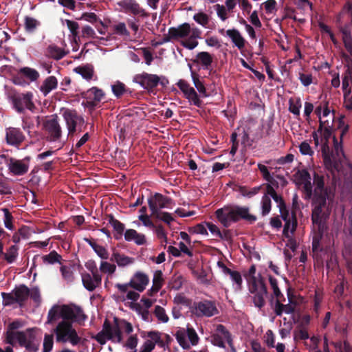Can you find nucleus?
<instances>
[{
	"mask_svg": "<svg viewBox=\"0 0 352 352\" xmlns=\"http://www.w3.org/2000/svg\"><path fill=\"white\" fill-rule=\"evenodd\" d=\"M313 198H333L336 186V176L331 173L321 175L314 172L313 176Z\"/></svg>",
	"mask_w": 352,
	"mask_h": 352,
	"instance_id": "nucleus-4",
	"label": "nucleus"
},
{
	"mask_svg": "<svg viewBox=\"0 0 352 352\" xmlns=\"http://www.w3.org/2000/svg\"><path fill=\"white\" fill-rule=\"evenodd\" d=\"M192 312L198 317H212L219 313L215 302L208 300L195 302Z\"/></svg>",
	"mask_w": 352,
	"mask_h": 352,
	"instance_id": "nucleus-14",
	"label": "nucleus"
},
{
	"mask_svg": "<svg viewBox=\"0 0 352 352\" xmlns=\"http://www.w3.org/2000/svg\"><path fill=\"white\" fill-rule=\"evenodd\" d=\"M68 131L67 139L73 140L77 133L82 131V126L85 124L84 118L74 109H66L63 113Z\"/></svg>",
	"mask_w": 352,
	"mask_h": 352,
	"instance_id": "nucleus-6",
	"label": "nucleus"
},
{
	"mask_svg": "<svg viewBox=\"0 0 352 352\" xmlns=\"http://www.w3.org/2000/svg\"><path fill=\"white\" fill-rule=\"evenodd\" d=\"M258 168L260 170V172L262 173V175L265 180H266L268 182V184H270L273 187L278 186V182L270 175L268 168L267 166H265L263 164H258Z\"/></svg>",
	"mask_w": 352,
	"mask_h": 352,
	"instance_id": "nucleus-42",
	"label": "nucleus"
},
{
	"mask_svg": "<svg viewBox=\"0 0 352 352\" xmlns=\"http://www.w3.org/2000/svg\"><path fill=\"white\" fill-rule=\"evenodd\" d=\"M298 180V184L302 186L305 194V198H311L313 195V186L311 182V175L306 169L298 170L294 175Z\"/></svg>",
	"mask_w": 352,
	"mask_h": 352,
	"instance_id": "nucleus-20",
	"label": "nucleus"
},
{
	"mask_svg": "<svg viewBox=\"0 0 352 352\" xmlns=\"http://www.w3.org/2000/svg\"><path fill=\"white\" fill-rule=\"evenodd\" d=\"M322 238V233L319 232L315 234L312 240V252L314 256L319 252H322L323 248L320 246V241Z\"/></svg>",
	"mask_w": 352,
	"mask_h": 352,
	"instance_id": "nucleus-49",
	"label": "nucleus"
},
{
	"mask_svg": "<svg viewBox=\"0 0 352 352\" xmlns=\"http://www.w3.org/2000/svg\"><path fill=\"white\" fill-rule=\"evenodd\" d=\"M113 32L115 34L124 36H129L130 32L126 28V25L123 22H120L113 27Z\"/></svg>",
	"mask_w": 352,
	"mask_h": 352,
	"instance_id": "nucleus-51",
	"label": "nucleus"
},
{
	"mask_svg": "<svg viewBox=\"0 0 352 352\" xmlns=\"http://www.w3.org/2000/svg\"><path fill=\"white\" fill-rule=\"evenodd\" d=\"M61 306L55 305L48 311L46 324H52L56 322L60 316Z\"/></svg>",
	"mask_w": 352,
	"mask_h": 352,
	"instance_id": "nucleus-40",
	"label": "nucleus"
},
{
	"mask_svg": "<svg viewBox=\"0 0 352 352\" xmlns=\"http://www.w3.org/2000/svg\"><path fill=\"white\" fill-rule=\"evenodd\" d=\"M82 282L83 286L89 292L101 285L102 277L100 274L91 275L89 273L82 274Z\"/></svg>",
	"mask_w": 352,
	"mask_h": 352,
	"instance_id": "nucleus-24",
	"label": "nucleus"
},
{
	"mask_svg": "<svg viewBox=\"0 0 352 352\" xmlns=\"http://www.w3.org/2000/svg\"><path fill=\"white\" fill-rule=\"evenodd\" d=\"M188 232L190 234H201L204 235L208 234L206 228L204 223H198L193 227H190L188 228Z\"/></svg>",
	"mask_w": 352,
	"mask_h": 352,
	"instance_id": "nucleus-60",
	"label": "nucleus"
},
{
	"mask_svg": "<svg viewBox=\"0 0 352 352\" xmlns=\"http://www.w3.org/2000/svg\"><path fill=\"white\" fill-rule=\"evenodd\" d=\"M30 160V157H25L22 160L10 157L6 160V164L10 172L14 175L22 176L28 171Z\"/></svg>",
	"mask_w": 352,
	"mask_h": 352,
	"instance_id": "nucleus-18",
	"label": "nucleus"
},
{
	"mask_svg": "<svg viewBox=\"0 0 352 352\" xmlns=\"http://www.w3.org/2000/svg\"><path fill=\"white\" fill-rule=\"evenodd\" d=\"M120 318L114 317L113 324L110 323V332L112 335V341L117 343H121L123 340L122 327L120 325Z\"/></svg>",
	"mask_w": 352,
	"mask_h": 352,
	"instance_id": "nucleus-30",
	"label": "nucleus"
},
{
	"mask_svg": "<svg viewBox=\"0 0 352 352\" xmlns=\"http://www.w3.org/2000/svg\"><path fill=\"white\" fill-rule=\"evenodd\" d=\"M314 208L312 211L311 220L314 224H321V219L327 218L330 214L329 206L327 204V199H313ZM330 203L329 202L328 205Z\"/></svg>",
	"mask_w": 352,
	"mask_h": 352,
	"instance_id": "nucleus-17",
	"label": "nucleus"
},
{
	"mask_svg": "<svg viewBox=\"0 0 352 352\" xmlns=\"http://www.w3.org/2000/svg\"><path fill=\"white\" fill-rule=\"evenodd\" d=\"M163 273L161 270L155 272L153 278V285L161 289L164 285Z\"/></svg>",
	"mask_w": 352,
	"mask_h": 352,
	"instance_id": "nucleus-54",
	"label": "nucleus"
},
{
	"mask_svg": "<svg viewBox=\"0 0 352 352\" xmlns=\"http://www.w3.org/2000/svg\"><path fill=\"white\" fill-rule=\"evenodd\" d=\"M301 106L302 103L300 98H296L295 100L293 98L289 100V111L296 116H300Z\"/></svg>",
	"mask_w": 352,
	"mask_h": 352,
	"instance_id": "nucleus-46",
	"label": "nucleus"
},
{
	"mask_svg": "<svg viewBox=\"0 0 352 352\" xmlns=\"http://www.w3.org/2000/svg\"><path fill=\"white\" fill-rule=\"evenodd\" d=\"M118 5L122 8L126 12H131L134 15L140 14L141 16L147 17L148 14L145 10L140 6V4L135 0H122Z\"/></svg>",
	"mask_w": 352,
	"mask_h": 352,
	"instance_id": "nucleus-22",
	"label": "nucleus"
},
{
	"mask_svg": "<svg viewBox=\"0 0 352 352\" xmlns=\"http://www.w3.org/2000/svg\"><path fill=\"white\" fill-rule=\"evenodd\" d=\"M193 19L203 27H206L209 22V16L204 12H199L193 16Z\"/></svg>",
	"mask_w": 352,
	"mask_h": 352,
	"instance_id": "nucleus-53",
	"label": "nucleus"
},
{
	"mask_svg": "<svg viewBox=\"0 0 352 352\" xmlns=\"http://www.w3.org/2000/svg\"><path fill=\"white\" fill-rule=\"evenodd\" d=\"M234 190H238L242 196L252 197L261 192L262 194L261 198H282L277 195L274 188L268 184H263L250 190L235 185Z\"/></svg>",
	"mask_w": 352,
	"mask_h": 352,
	"instance_id": "nucleus-8",
	"label": "nucleus"
},
{
	"mask_svg": "<svg viewBox=\"0 0 352 352\" xmlns=\"http://www.w3.org/2000/svg\"><path fill=\"white\" fill-rule=\"evenodd\" d=\"M211 343L219 348H226L225 341L232 347V337L230 331L223 324H218L215 332L210 336Z\"/></svg>",
	"mask_w": 352,
	"mask_h": 352,
	"instance_id": "nucleus-15",
	"label": "nucleus"
},
{
	"mask_svg": "<svg viewBox=\"0 0 352 352\" xmlns=\"http://www.w3.org/2000/svg\"><path fill=\"white\" fill-rule=\"evenodd\" d=\"M32 99V94L30 92L13 96L12 103L14 109L19 113H23L25 108L31 111L33 110L35 107Z\"/></svg>",
	"mask_w": 352,
	"mask_h": 352,
	"instance_id": "nucleus-19",
	"label": "nucleus"
},
{
	"mask_svg": "<svg viewBox=\"0 0 352 352\" xmlns=\"http://www.w3.org/2000/svg\"><path fill=\"white\" fill-rule=\"evenodd\" d=\"M338 129H341V133L340 135V141L338 142L336 136L333 137L334 151L337 156H339L340 154H343L342 149V139L345 134L349 131V126L348 124L345 125L344 122L343 120V117L339 118L338 121Z\"/></svg>",
	"mask_w": 352,
	"mask_h": 352,
	"instance_id": "nucleus-25",
	"label": "nucleus"
},
{
	"mask_svg": "<svg viewBox=\"0 0 352 352\" xmlns=\"http://www.w3.org/2000/svg\"><path fill=\"white\" fill-rule=\"evenodd\" d=\"M248 290L252 295V299L254 306L259 309L264 307L266 304L265 297L267 294V289L264 280H256L254 278H252Z\"/></svg>",
	"mask_w": 352,
	"mask_h": 352,
	"instance_id": "nucleus-7",
	"label": "nucleus"
},
{
	"mask_svg": "<svg viewBox=\"0 0 352 352\" xmlns=\"http://www.w3.org/2000/svg\"><path fill=\"white\" fill-rule=\"evenodd\" d=\"M18 246L13 245L4 253L3 256L8 263H12L16 261L18 256Z\"/></svg>",
	"mask_w": 352,
	"mask_h": 352,
	"instance_id": "nucleus-45",
	"label": "nucleus"
},
{
	"mask_svg": "<svg viewBox=\"0 0 352 352\" xmlns=\"http://www.w3.org/2000/svg\"><path fill=\"white\" fill-rule=\"evenodd\" d=\"M58 86L57 78L54 76L47 77L43 82L42 85L40 87L41 91L46 96L52 90L56 89Z\"/></svg>",
	"mask_w": 352,
	"mask_h": 352,
	"instance_id": "nucleus-33",
	"label": "nucleus"
},
{
	"mask_svg": "<svg viewBox=\"0 0 352 352\" xmlns=\"http://www.w3.org/2000/svg\"><path fill=\"white\" fill-rule=\"evenodd\" d=\"M82 98L86 100V102L82 104L90 109H95L98 104L104 99L105 93L104 91L97 87H92L85 91L80 94Z\"/></svg>",
	"mask_w": 352,
	"mask_h": 352,
	"instance_id": "nucleus-16",
	"label": "nucleus"
},
{
	"mask_svg": "<svg viewBox=\"0 0 352 352\" xmlns=\"http://www.w3.org/2000/svg\"><path fill=\"white\" fill-rule=\"evenodd\" d=\"M155 349V342L151 338L146 340L142 346L139 352H151Z\"/></svg>",
	"mask_w": 352,
	"mask_h": 352,
	"instance_id": "nucleus-64",
	"label": "nucleus"
},
{
	"mask_svg": "<svg viewBox=\"0 0 352 352\" xmlns=\"http://www.w3.org/2000/svg\"><path fill=\"white\" fill-rule=\"evenodd\" d=\"M109 330L110 322L107 319H105L103 323L102 330L99 332L95 338L98 343L100 344H104L107 339L112 340V335Z\"/></svg>",
	"mask_w": 352,
	"mask_h": 352,
	"instance_id": "nucleus-32",
	"label": "nucleus"
},
{
	"mask_svg": "<svg viewBox=\"0 0 352 352\" xmlns=\"http://www.w3.org/2000/svg\"><path fill=\"white\" fill-rule=\"evenodd\" d=\"M168 33L175 41L188 36L190 33V25L184 23L178 27H171L168 29Z\"/></svg>",
	"mask_w": 352,
	"mask_h": 352,
	"instance_id": "nucleus-26",
	"label": "nucleus"
},
{
	"mask_svg": "<svg viewBox=\"0 0 352 352\" xmlns=\"http://www.w3.org/2000/svg\"><path fill=\"white\" fill-rule=\"evenodd\" d=\"M154 314L160 321L164 323H166L168 321L169 318L166 314L165 309L160 305L155 306Z\"/></svg>",
	"mask_w": 352,
	"mask_h": 352,
	"instance_id": "nucleus-50",
	"label": "nucleus"
},
{
	"mask_svg": "<svg viewBox=\"0 0 352 352\" xmlns=\"http://www.w3.org/2000/svg\"><path fill=\"white\" fill-rule=\"evenodd\" d=\"M47 52L48 56L55 60H60L66 55V52L63 49L55 45H49Z\"/></svg>",
	"mask_w": 352,
	"mask_h": 352,
	"instance_id": "nucleus-41",
	"label": "nucleus"
},
{
	"mask_svg": "<svg viewBox=\"0 0 352 352\" xmlns=\"http://www.w3.org/2000/svg\"><path fill=\"white\" fill-rule=\"evenodd\" d=\"M41 25V22L37 19L25 16L24 18V28L28 33H34L38 27Z\"/></svg>",
	"mask_w": 352,
	"mask_h": 352,
	"instance_id": "nucleus-39",
	"label": "nucleus"
},
{
	"mask_svg": "<svg viewBox=\"0 0 352 352\" xmlns=\"http://www.w3.org/2000/svg\"><path fill=\"white\" fill-rule=\"evenodd\" d=\"M193 62L200 64L205 69H209L213 62V57L208 52H201L197 54L196 59Z\"/></svg>",
	"mask_w": 352,
	"mask_h": 352,
	"instance_id": "nucleus-31",
	"label": "nucleus"
},
{
	"mask_svg": "<svg viewBox=\"0 0 352 352\" xmlns=\"http://www.w3.org/2000/svg\"><path fill=\"white\" fill-rule=\"evenodd\" d=\"M39 77L40 74L35 69L29 67H23L19 70L18 75L14 78L13 81L16 85H21L22 78H25L30 82H34L36 81Z\"/></svg>",
	"mask_w": 352,
	"mask_h": 352,
	"instance_id": "nucleus-21",
	"label": "nucleus"
},
{
	"mask_svg": "<svg viewBox=\"0 0 352 352\" xmlns=\"http://www.w3.org/2000/svg\"><path fill=\"white\" fill-rule=\"evenodd\" d=\"M149 283L148 276L141 272H137L130 280L131 287L142 292Z\"/></svg>",
	"mask_w": 352,
	"mask_h": 352,
	"instance_id": "nucleus-23",
	"label": "nucleus"
},
{
	"mask_svg": "<svg viewBox=\"0 0 352 352\" xmlns=\"http://www.w3.org/2000/svg\"><path fill=\"white\" fill-rule=\"evenodd\" d=\"M160 333L158 331H151L147 332V337L152 339L155 344L163 347L164 346V341L161 339Z\"/></svg>",
	"mask_w": 352,
	"mask_h": 352,
	"instance_id": "nucleus-57",
	"label": "nucleus"
},
{
	"mask_svg": "<svg viewBox=\"0 0 352 352\" xmlns=\"http://www.w3.org/2000/svg\"><path fill=\"white\" fill-rule=\"evenodd\" d=\"M111 260L115 261L119 267H125L133 263L134 262L133 258L120 254L118 252L113 253Z\"/></svg>",
	"mask_w": 352,
	"mask_h": 352,
	"instance_id": "nucleus-37",
	"label": "nucleus"
},
{
	"mask_svg": "<svg viewBox=\"0 0 352 352\" xmlns=\"http://www.w3.org/2000/svg\"><path fill=\"white\" fill-rule=\"evenodd\" d=\"M74 72L80 74L86 80H91L94 74V68L92 65L87 64L80 65L74 69Z\"/></svg>",
	"mask_w": 352,
	"mask_h": 352,
	"instance_id": "nucleus-35",
	"label": "nucleus"
},
{
	"mask_svg": "<svg viewBox=\"0 0 352 352\" xmlns=\"http://www.w3.org/2000/svg\"><path fill=\"white\" fill-rule=\"evenodd\" d=\"M60 272L63 277L67 282H72L74 280V274L71 268L67 266H62L60 267Z\"/></svg>",
	"mask_w": 352,
	"mask_h": 352,
	"instance_id": "nucleus-62",
	"label": "nucleus"
},
{
	"mask_svg": "<svg viewBox=\"0 0 352 352\" xmlns=\"http://www.w3.org/2000/svg\"><path fill=\"white\" fill-rule=\"evenodd\" d=\"M217 218L224 227H229L232 223L244 220L248 223H254L257 218L249 212L248 207L235 206L219 208L215 212Z\"/></svg>",
	"mask_w": 352,
	"mask_h": 352,
	"instance_id": "nucleus-2",
	"label": "nucleus"
},
{
	"mask_svg": "<svg viewBox=\"0 0 352 352\" xmlns=\"http://www.w3.org/2000/svg\"><path fill=\"white\" fill-rule=\"evenodd\" d=\"M133 82L140 85L144 89L150 94H155L156 87L158 86L159 76L143 72L135 74L133 78Z\"/></svg>",
	"mask_w": 352,
	"mask_h": 352,
	"instance_id": "nucleus-12",
	"label": "nucleus"
},
{
	"mask_svg": "<svg viewBox=\"0 0 352 352\" xmlns=\"http://www.w3.org/2000/svg\"><path fill=\"white\" fill-rule=\"evenodd\" d=\"M276 202H278L280 204V211L282 219L284 221L292 219V217H290L289 210L286 208V206L284 203V199H274Z\"/></svg>",
	"mask_w": 352,
	"mask_h": 352,
	"instance_id": "nucleus-59",
	"label": "nucleus"
},
{
	"mask_svg": "<svg viewBox=\"0 0 352 352\" xmlns=\"http://www.w3.org/2000/svg\"><path fill=\"white\" fill-rule=\"evenodd\" d=\"M3 213H4V224L5 227L8 228V230H13V225H12V220L13 217L12 214L10 212L8 208H3L2 209Z\"/></svg>",
	"mask_w": 352,
	"mask_h": 352,
	"instance_id": "nucleus-58",
	"label": "nucleus"
},
{
	"mask_svg": "<svg viewBox=\"0 0 352 352\" xmlns=\"http://www.w3.org/2000/svg\"><path fill=\"white\" fill-rule=\"evenodd\" d=\"M60 316L63 320L78 322L82 324L87 319V316L83 312L82 308L78 305H63L61 306Z\"/></svg>",
	"mask_w": 352,
	"mask_h": 352,
	"instance_id": "nucleus-9",
	"label": "nucleus"
},
{
	"mask_svg": "<svg viewBox=\"0 0 352 352\" xmlns=\"http://www.w3.org/2000/svg\"><path fill=\"white\" fill-rule=\"evenodd\" d=\"M24 139L25 136L19 129L10 128L6 132V140L9 144L19 145Z\"/></svg>",
	"mask_w": 352,
	"mask_h": 352,
	"instance_id": "nucleus-28",
	"label": "nucleus"
},
{
	"mask_svg": "<svg viewBox=\"0 0 352 352\" xmlns=\"http://www.w3.org/2000/svg\"><path fill=\"white\" fill-rule=\"evenodd\" d=\"M217 265L225 274L230 276L232 280L236 284V289H241L243 283L241 274L237 271L228 268L222 261H218Z\"/></svg>",
	"mask_w": 352,
	"mask_h": 352,
	"instance_id": "nucleus-27",
	"label": "nucleus"
},
{
	"mask_svg": "<svg viewBox=\"0 0 352 352\" xmlns=\"http://www.w3.org/2000/svg\"><path fill=\"white\" fill-rule=\"evenodd\" d=\"M25 322L16 319L10 322L6 332V343L14 346L16 340L21 347L28 352H37L40 346V340L36 336V328H28L25 331H15L22 328Z\"/></svg>",
	"mask_w": 352,
	"mask_h": 352,
	"instance_id": "nucleus-1",
	"label": "nucleus"
},
{
	"mask_svg": "<svg viewBox=\"0 0 352 352\" xmlns=\"http://www.w3.org/2000/svg\"><path fill=\"white\" fill-rule=\"evenodd\" d=\"M336 25L342 34V40L346 50L352 56V4L347 2L336 16Z\"/></svg>",
	"mask_w": 352,
	"mask_h": 352,
	"instance_id": "nucleus-3",
	"label": "nucleus"
},
{
	"mask_svg": "<svg viewBox=\"0 0 352 352\" xmlns=\"http://www.w3.org/2000/svg\"><path fill=\"white\" fill-rule=\"evenodd\" d=\"M282 300H276L275 302L274 311L277 316H280L283 312L287 314H293L295 311V307L289 304L283 305Z\"/></svg>",
	"mask_w": 352,
	"mask_h": 352,
	"instance_id": "nucleus-36",
	"label": "nucleus"
},
{
	"mask_svg": "<svg viewBox=\"0 0 352 352\" xmlns=\"http://www.w3.org/2000/svg\"><path fill=\"white\" fill-rule=\"evenodd\" d=\"M285 223L283 231V235L285 237H289V235H290L289 233V230L290 227L292 226V228H291L292 234H293L295 232L296 227H297V220H296L295 214H292V219L286 220V221H285Z\"/></svg>",
	"mask_w": 352,
	"mask_h": 352,
	"instance_id": "nucleus-44",
	"label": "nucleus"
},
{
	"mask_svg": "<svg viewBox=\"0 0 352 352\" xmlns=\"http://www.w3.org/2000/svg\"><path fill=\"white\" fill-rule=\"evenodd\" d=\"M54 345V336L52 334H45L43 340V352H50Z\"/></svg>",
	"mask_w": 352,
	"mask_h": 352,
	"instance_id": "nucleus-52",
	"label": "nucleus"
},
{
	"mask_svg": "<svg viewBox=\"0 0 352 352\" xmlns=\"http://www.w3.org/2000/svg\"><path fill=\"white\" fill-rule=\"evenodd\" d=\"M183 278L180 275H174L172 278V280L170 283V287L172 289L175 290H179L182 287L183 284Z\"/></svg>",
	"mask_w": 352,
	"mask_h": 352,
	"instance_id": "nucleus-63",
	"label": "nucleus"
},
{
	"mask_svg": "<svg viewBox=\"0 0 352 352\" xmlns=\"http://www.w3.org/2000/svg\"><path fill=\"white\" fill-rule=\"evenodd\" d=\"M226 35L230 38L232 42L239 50H242L245 47L246 41L241 36L240 32L238 30H228L226 31Z\"/></svg>",
	"mask_w": 352,
	"mask_h": 352,
	"instance_id": "nucleus-29",
	"label": "nucleus"
},
{
	"mask_svg": "<svg viewBox=\"0 0 352 352\" xmlns=\"http://www.w3.org/2000/svg\"><path fill=\"white\" fill-rule=\"evenodd\" d=\"M189 67L191 70V76L195 87L197 88V89L200 94H203V96L206 97V89L204 83L199 80V75L195 71L192 70V67L190 65H189Z\"/></svg>",
	"mask_w": 352,
	"mask_h": 352,
	"instance_id": "nucleus-43",
	"label": "nucleus"
},
{
	"mask_svg": "<svg viewBox=\"0 0 352 352\" xmlns=\"http://www.w3.org/2000/svg\"><path fill=\"white\" fill-rule=\"evenodd\" d=\"M174 336L180 346L184 349L190 348V344L186 339V336L192 346L197 345L199 340L196 331L192 327H189V325L187 326L186 329L184 328L179 329Z\"/></svg>",
	"mask_w": 352,
	"mask_h": 352,
	"instance_id": "nucleus-13",
	"label": "nucleus"
},
{
	"mask_svg": "<svg viewBox=\"0 0 352 352\" xmlns=\"http://www.w3.org/2000/svg\"><path fill=\"white\" fill-rule=\"evenodd\" d=\"M138 340H139L136 334L131 335L127 338L126 342L123 344V346L126 349H135L138 346Z\"/></svg>",
	"mask_w": 352,
	"mask_h": 352,
	"instance_id": "nucleus-56",
	"label": "nucleus"
},
{
	"mask_svg": "<svg viewBox=\"0 0 352 352\" xmlns=\"http://www.w3.org/2000/svg\"><path fill=\"white\" fill-rule=\"evenodd\" d=\"M111 89L113 94L117 97L120 98L126 91L125 85L122 82H118L116 84L111 86Z\"/></svg>",
	"mask_w": 352,
	"mask_h": 352,
	"instance_id": "nucleus-55",
	"label": "nucleus"
},
{
	"mask_svg": "<svg viewBox=\"0 0 352 352\" xmlns=\"http://www.w3.org/2000/svg\"><path fill=\"white\" fill-rule=\"evenodd\" d=\"M12 293L15 296L16 302L21 304L29 297L30 289L25 285H20L12 291Z\"/></svg>",
	"mask_w": 352,
	"mask_h": 352,
	"instance_id": "nucleus-34",
	"label": "nucleus"
},
{
	"mask_svg": "<svg viewBox=\"0 0 352 352\" xmlns=\"http://www.w3.org/2000/svg\"><path fill=\"white\" fill-rule=\"evenodd\" d=\"M108 217V221H109V223L111 224L114 230L116 232L118 236H115V238L116 239H118L120 237L122 236L123 232H124V225L121 223L120 221H118V219H115L113 215L110 214L107 216Z\"/></svg>",
	"mask_w": 352,
	"mask_h": 352,
	"instance_id": "nucleus-38",
	"label": "nucleus"
},
{
	"mask_svg": "<svg viewBox=\"0 0 352 352\" xmlns=\"http://www.w3.org/2000/svg\"><path fill=\"white\" fill-rule=\"evenodd\" d=\"M116 266L114 264H111L106 261H102L100 263V270L103 273H108L111 274L115 272Z\"/></svg>",
	"mask_w": 352,
	"mask_h": 352,
	"instance_id": "nucleus-61",
	"label": "nucleus"
},
{
	"mask_svg": "<svg viewBox=\"0 0 352 352\" xmlns=\"http://www.w3.org/2000/svg\"><path fill=\"white\" fill-rule=\"evenodd\" d=\"M43 128L47 141L52 142H60L62 137V128L56 115L52 116L50 119L46 120L43 124Z\"/></svg>",
	"mask_w": 352,
	"mask_h": 352,
	"instance_id": "nucleus-10",
	"label": "nucleus"
},
{
	"mask_svg": "<svg viewBox=\"0 0 352 352\" xmlns=\"http://www.w3.org/2000/svg\"><path fill=\"white\" fill-rule=\"evenodd\" d=\"M57 342L65 343L69 342L72 345H77L80 338L78 336L76 329L73 327L71 321L62 320L54 329Z\"/></svg>",
	"mask_w": 352,
	"mask_h": 352,
	"instance_id": "nucleus-5",
	"label": "nucleus"
},
{
	"mask_svg": "<svg viewBox=\"0 0 352 352\" xmlns=\"http://www.w3.org/2000/svg\"><path fill=\"white\" fill-rule=\"evenodd\" d=\"M269 282L272 289H273V293L276 300H282V298L285 300L284 296L282 294L278 286L277 279L272 276H269Z\"/></svg>",
	"mask_w": 352,
	"mask_h": 352,
	"instance_id": "nucleus-47",
	"label": "nucleus"
},
{
	"mask_svg": "<svg viewBox=\"0 0 352 352\" xmlns=\"http://www.w3.org/2000/svg\"><path fill=\"white\" fill-rule=\"evenodd\" d=\"M42 259L45 263L54 264L56 263H60L61 256L59 255L55 250H53L47 255H44Z\"/></svg>",
	"mask_w": 352,
	"mask_h": 352,
	"instance_id": "nucleus-48",
	"label": "nucleus"
},
{
	"mask_svg": "<svg viewBox=\"0 0 352 352\" xmlns=\"http://www.w3.org/2000/svg\"><path fill=\"white\" fill-rule=\"evenodd\" d=\"M172 199H148L149 208L151 211V215L157 219H160L166 223H170L173 217L168 212H160V210L164 208H168Z\"/></svg>",
	"mask_w": 352,
	"mask_h": 352,
	"instance_id": "nucleus-11",
	"label": "nucleus"
}]
</instances>
